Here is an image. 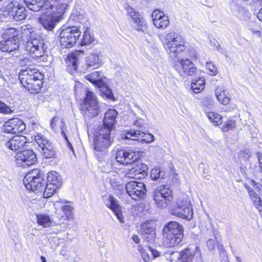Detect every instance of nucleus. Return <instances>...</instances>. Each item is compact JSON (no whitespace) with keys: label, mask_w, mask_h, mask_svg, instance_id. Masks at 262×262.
<instances>
[{"label":"nucleus","mask_w":262,"mask_h":262,"mask_svg":"<svg viewBox=\"0 0 262 262\" xmlns=\"http://www.w3.org/2000/svg\"><path fill=\"white\" fill-rule=\"evenodd\" d=\"M68 7V4L61 0H46L41 9L50 10V14H42L38 19L39 22L45 29L52 31L57 23L63 19Z\"/></svg>","instance_id":"obj_1"},{"label":"nucleus","mask_w":262,"mask_h":262,"mask_svg":"<svg viewBox=\"0 0 262 262\" xmlns=\"http://www.w3.org/2000/svg\"><path fill=\"white\" fill-rule=\"evenodd\" d=\"M43 76L36 69L25 67L22 69L18 78L23 86L31 93H37L40 90Z\"/></svg>","instance_id":"obj_2"},{"label":"nucleus","mask_w":262,"mask_h":262,"mask_svg":"<svg viewBox=\"0 0 262 262\" xmlns=\"http://www.w3.org/2000/svg\"><path fill=\"white\" fill-rule=\"evenodd\" d=\"M164 48L171 56L176 57L184 51L185 41L182 36L174 32L163 34L161 37Z\"/></svg>","instance_id":"obj_3"},{"label":"nucleus","mask_w":262,"mask_h":262,"mask_svg":"<svg viewBox=\"0 0 262 262\" xmlns=\"http://www.w3.org/2000/svg\"><path fill=\"white\" fill-rule=\"evenodd\" d=\"M111 132L108 128L99 127L95 134L94 150L99 161L106 155L107 154L106 149L113 141V139L111 137Z\"/></svg>","instance_id":"obj_4"},{"label":"nucleus","mask_w":262,"mask_h":262,"mask_svg":"<svg viewBox=\"0 0 262 262\" xmlns=\"http://www.w3.org/2000/svg\"><path fill=\"white\" fill-rule=\"evenodd\" d=\"M29 32L30 34V39L27 42L26 50L33 58H42L41 60H44L46 59V47L43 40L39 35H36L33 29L29 30Z\"/></svg>","instance_id":"obj_5"},{"label":"nucleus","mask_w":262,"mask_h":262,"mask_svg":"<svg viewBox=\"0 0 262 262\" xmlns=\"http://www.w3.org/2000/svg\"><path fill=\"white\" fill-rule=\"evenodd\" d=\"M43 172L35 169L28 172L24 178V184L27 189L31 191H44L46 187Z\"/></svg>","instance_id":"obj_6"},{"label":"nucleus","mask_w":262,"mask_h":262,"mask_svg":"<svg viewBox=\"0 0 262 262\" xmlns=\"http://www.w3.org/2000/svg\"><path fill=\"white\" fill-rule=\"evenodd\" d=\"M166 259L170 262H185L192 261L195 259L196 261L202 260L200 250L196 247L194 252L190 251L189 249H186L180 252L168 250L165 253Z\"/></svg>","instance_id":"obj_7"},{"label":"nucleus","mask_w":262,"mask_h":262,"mask_svg":"<svg viewBox=\"0 0 262 262\" xmlns=\"http://www.w3.org/2000/svg\"><path fill=\"white\" fill-rule=\"evenodd\" d=\"M79 26H72L63 28L60 33L61 46L66 48L73 47L80 35Z\"/></svg>","instance_id":"obj_8"},{"label":"nucleus","mask_w":262,"mask_h":262,"mask_svg":"<svg viewBox=\"0 0 262 262\" xmlns=\"http://www.w3.org/2000/svg\"><path fill=\"white\" fill-rule=\"evenodd\" d=\"M155 203L159 208H165L170 204L172 199V190L167 185H161L153 193Z\"/></svg>","instance_id":"obj_9"},{"label":"nucleus","mask_w":262,"mask_h":262,"mask_svg":"<svg viewBox=\"0 0 262 262\" xmlns=\"http://www.w3.org/2000/svg\"><path fill=\"white\" fill-rule=\"evenodd\" d=\"M171 214L179 217L190 221L193 218L192 206L187 200L179 199L171 209Z\"/></svg>","instance_id":"obj_10"},{"label":"nucleus","mask_w":262,"mask_h":262,"mask_svg":"<svg viewBox=\"0 0 262 262\" xmlns=\"http://www.w3.org/2000/svg\"><path fill=\"white\" fill-rule=\"evenodd\" d=\"M99 111L98 101L95 94L87 91L83 104L81 106V112L84 116L89 118L96 116Z\"/></svg>","instance_id":"obj_11"},{"label":"nucleus","mask_w":262,"mask_h":262,"mask_svg":"<svg viewBox=\"0 0 262 262\" xmlns=\"http://www.w3.org/2000/svg\"><path fill=\"white\" fill-rule=\"evenodd\" d=\"M174 69L180 75L186 74L189 76L196 75L199 70L188 57L182 58L175 61Z\"/></svg>","instance_id":"obj_12"},{"label":"nucleus","mask_w":262,"mask_h":262,"mask_svg":"<svg viewBox=\"0 0 262 262\" xmlns=\"http://www.w3.org/2000/svg\"><path fill=\"white\" fill-rule=\"evenodd\" d=\"M47 182L43 193V197L45 198L50 197L60 188L62 183L61 177L56 171H51L48 173Z\"/></svg>","instance_id":"obj_13"},{"label":"nucleus","mask_w":262,"mask_h":262,"mask_svg":"<svg viewBox=\"0 0 262 262\" xmlns=\"http://www.w3.org/2000/svg\"><path fill=\"white\" fill-rule=\"evenodd\" d=\"M35 140L41 148L42 155L47 159L54 158L56 151L52 144L42 134L38 133L35 136Z\"/></svg>","instance_id":"obj_14"},{"label":"nucleus","mask_w":262,"mask_h":262,"mask_svg":"<svg viewBox=\"0 0 262 262\" xmlns=\"http://www.w3.org/2000/svg\"><path fill=\"white\" fill-rule=\"evenodd\" d=\"M125 189L128 195L135 200L143 198L146 192L145 185L142 182L135 181L128 182L125 185Z\"/></svg>","instance_id":"obj_15"},{"label":"nucleus","mask_w":262,"mask_h":262,"mask_svg":"<svg viewBox=\"0 0 262 262\" xmlns=\"http://www.w3.org/2000/svg\"><path fill=\"white\" fill-rule=\"evenodd\" d=\"M15 161L18 166L26 167L36 163L37 158L32 150L27 149L20 151L16 154Z\"/></svg>","instance_id":"obj_16"},{"label":"nucleus","mask_w":262,"mask_h":262,"mask_svg":"<svg viewBox=\"0 0 262 262\" xmlns=\"http://www.w3.org/2000/svg\"><path fill=\"white\" fill-rule=\"evenodd\" d=\"M8 15L10 18L14 21H21L26 17L25 8L17 1H12L6 7Z\"/></svg>","instance_id":"obj_17"},{"label":"nucleus","mask_w":262,"mask_h":262,"mask_svg":"<svg viewBox=\"0 0 262 262\" xmlns=\"http://www.w3.org/2000/svg\"><path fill=\"white\" fill-rule=\"evenodd\" d=\"M139 152L131 150L118 149L116 154V159L118 162L122 164H131L138 160Z\"/></svg>","instance_id":"obj_18"},{"label":"nucleus","mask_w":262,"mask_h":262,"mask_svg":"<svg viewBox=\"0 0 262 262\" xmlns=\"http://www.w3.org/2000/svg\"><path fill=\"white\" fill-rule=\"evenodd\" d=\"M125 9L128 15L134 21L133 26L135 29L138 31L143 32L146 31L147 30V24L141 14L138 12H136L134 8L128 5L125 6Z\"/></svg>","instance_id":"obj_19"},{"label":"nucleus","mask_w":262,"mask_h":262,"mask_svg":"<svg viewBox=\"0 0 262 262\" xmlns=\"http://www.w3.org/2000/svg\"><path fill=\"white\" fill-rule=\"evenodd\" d=\"M26 128L24 122L18 118H12L6 122L3 125L2 130L4 133L18 134Z\"/></svg>","instance_id":"obj_20"},{"label":"nucleus","mask_w":262,"mask_h":262,"mask_svg":"<svg viewBox=\"0 0 262 262\" xmlns=\"http://www.w3.org/2000/svg\"><path fill=\"white\" fill-rule=\"evenodd\" d=\"M122 139L128 141L141 140L142 142L150 143L154 140V136L141 130H129L121 135Z\"/></svg>","instance_id":"obj_21"},{"label":"nucleus","mask_w":262,"mask_h":262,"mask_svg":"<svg viewBox=\"0 0 262 262\" xmlns=\"http://www.w3.org/2000/svg\"><path fill=\"white\" fill-rule=\"evenodd\" d=\"M152 19L156 28L164 29L169 24L168 17L164 13L159 10H155L152 13Z\"/></svg>","instance_id":"obj_22"},{"label":"nucleus","mask_w":262,"mask_h":262,"mask_svg":"<svg viewBox=\"0 0 262 262\" xmlns=\"http://www.w3.org/2000/svg\"><path fill=\"white\" fill-rule=\"evenodd\" d=\"M141 232L143 238L148 243H152L156 237V229L152 222H146L141 225Z\"/></svg>","instance_id":"obj_23"},{"label":"nucleus","mask_w":262,"mask_h":262,"mask_svg":"<svg viewBox=\"0 0 262 262\" xmlns=\"http://www.w3.org/2000/svg\"><path fill=\"white\" fill-rule=\"evenodd\" d=\"M104 204L114 212V214L121 223L124 222L121 211V207L116 199L112 195H110L105 198Z\"/></svg>","instance_id":"obj_24"},{"label":"nucleus","mask_w":262,"mask_h":262,"mask_svg":"<svg viewBox=\"0 0 262 262\" xmlns=\"http://www.w3.org/2000/svg\"><path fill=\"white\" fill-rule=\"evenodd\" d=\"M183 226L177 222L171 221L167 223L163 229V236L172 234H184Z\"/></svg>","instance_id":"obj_25"},{"label":"nucleus","mask_w":262,"mask_h":262,"mask_svg":"<svg viewBox=\"0 0 262 262\" xmlns=\"http://www.w3.org/2000/svg\"><path fill=\"white\" fill-rule=\"evenodd\" d=\"M29 143L27 138L24 136H17L10 139L8 148L12 150H18Z\"/></svg>","instance_id":"obj_26"},{"label":"nucleus","mask_w":262,"mask_h":262,"mask_svg":"<svg viewBox=\"0 0 262 262\" xmlns=\"http://www.w3.org/2000/svg\"><path fill=\"white\" fill-rule=\"evenodd\" d=\"M118 112L114 109H110L105 113L103 119V124L99 127L108 128L112 130L114 124L116 123V118Z\"/></svg>","instance_id":"obj_27"},{"label":"nucleus","mask_w":262,"mask_h":262,"mask_svg":"<svg viewBox=\"0 0 262 262\" xmlns=\"http://www.w3.org/2000/svg\"><path fill=\"white\" fill-rule=\"evenodd\" d=\"M184 237V234H172L163 236L162 244L166 247H172L179 245Z\"/></svg>","instance_id":"obj_28"},{"label":"nucleus","mask_w":262,"mask_h":262,"mask_svg":"<svg viewBox=\"0 0 262 262\" xmlns=\"http://www.w3.org/2000/svg\"><path fill=\"white\" fill-rule=\"evenodd\" d=\"M102 66V63L98 55L90 54L85 59L84 69L92 70L98 69Z\"/></svg>","instance_id":"obj_29"},{"label":"nucleus","mask_w":262,"mask_h":262,"mask_svg":"<svg viewBox=\"0 0 262 262\" xmlns=\"http://www.w3.org/2000/svg\"><path fill=\"white\" fill-rule=\"evenodd\" d=\"M19 40L7 38L2 40L0 44V48L2 52H11L19 48Z\"/></svg>","instance_id":"obj_30"},{"label":"nucleus","mask_w":262,"mask_h":262,"mask_svg":"<svg viewBox=\"0 0 262 262\" xmlns=\"http://www.w3.org/2000/svg\"><path fill=\"white\" fill-rule=\"evenodd\" d=\"M109 182L116 193H120L123 190V182L118 173L114 172L113 174L111 175L109 177Z\"/></svg>","instance_id":"obj_31"},{"label":"nucleus","mask_w":262,"mask_h":262,"mask_svg":"<svg viewBox=\"0 0 262 262\" xmlns=\"http://www.w3.org/2000/svg\"><path fill=\"white\" fill-rule=\"evenodd\" d=\"M147 167L145 164H141L132 167L130 169H127L125 172V177L135 178L138 174H141L142 177L147 174L146 170Z\"/></svg>","instance_id":"obj_32"},{"label":"nucleus","mask_w":262,"mask_h":262,"mask_svg":"<svg viewBox=\"0 0 262 262\" xmlns=\"http://www.w3.org/2000/svg\"><path fill=\"white\" fill-rule=\"evenodd\" d=\"M245 187L248 192L249 195L254 206L259 211H262V200L259 195L255 192V189L250 187L248 184H244Z\"/></svg>","instance_id":"obj_33"},{"label":"nucleus","mask_w":262,"mask_h":262,"mask_svg":"<svg viewBox=\"0 0 262 262\" xmlns=\"http://www.w3.org/2000/svg\"><path fill=\"white\" fill-rule=\"evenodd\" d=\"M83 53V51L69 54L66 59L68 69L70 72L75 71L77 68V63L79 60V53Z\"/></svg>","instance_id":"obj_34"},{"label":"nucleus","mask_w":262,"mask_h":262,"mask_svg":"<svg viewBox=\"0 0 262 262\" xmlns=\"http://www.w3.org/2000/svg\"><path fill=\"white\" fill-rule=\"evenodd\" d=\"M27 7L31 11L38 12L44 6L46 0H24Z\"/></svg>","instance_id":"obj_35"},{"label":"nucleus","mask_w":262,"mask_h":262,"mask_svg":"<svg viewBox=\"0 0 262 262\" xmlns=\"http://www.w3.org/2000/svg\"><path fill=\"white\" fill-rule=\"evenodd\" d=\"M215 94L219 101L223 105H227L230 102V98L226 90L217 88Z\"/></svg>","instance_id":"obj_36"},{"label":"nucleus","mask_w":262,"mask_h":262,"mask_svg":"<svg viewBox=\"0 0 262 262\" xmlns=\"http://www.w3.org/2000/svg\"><path fill=\"white\" fill-rule=\"evenodd\" d=\"M205 80L203 77H199L198 79H193L191 84V88L195 94L201 92L205 88Z\"/></svg>","instance_id":"obj_37"},{"label":"nucleus","mask_w":262,"mask_h":262,"mask_svg":"<svg viewBox=\"0 0 262 262\" xmlns=\"http://www.w3.org/2000/svg\"><path fill=\"white\" fill-rule=\"evenodd\" d=\"M95 37L89 29H86L82 35L79 45L81 46H89L94 43Z\"/></svg>","instance_id":"obj_38"},{"label":"nucleus","mask_w":262,"mask_h":262,"mask_svg":"<svg viewBox=\"0 0 262 262\" xmlns=\"http://www.w3.org/2000/svg\"><path fill=\"white\" fill-rule=\"evenodd\" d=\"M86 20V18L83 14H81L79 12L72 13L68 20L70 24L75 25L77 24H82Z\"/></svg>","instance_id":"obj_39"},{"label":"nucleus","mask_w":262,"mask_h":262,"mask_svg":"<svg viewBox=\"0 0 262 262\" xmlns=\"http://www.w3.org/2000/svg\"><path fill=\"white\" fill-rule=\"evenodd\" d=\"M86 79L92 83L99 85L102 80V76L99 71H95L86 76Z\"/></svg>","instance_id":"obj_40"},{"label":"nucleus","mask_w":262,"mask_h":262,"mask_svg":"<svg viewBox=\"0 0 262 262\" xmlns=\"http://www.w3.org/2000/svg\"><path fill=\"white\" fill-rule=\"evenodd\" d=\"M37 221L38 225L43 227H49L52 226V222L49 216L45 214H37Z\"/></svg>","instance_id":"obj_41"},{"label":"nucleus","mask_w":262,"mask_h":262,"mask_svg":"<svg viewBox=\"0 0 262 262\" xmlns=\"http://www.w3.org/2000/svg\"><path fill=\"white\" fill-rule=\"evenodd\" d=\"M165 176V172L160 168H153L150 172V177L151 179L155 181L160 180L163 179Z\"/></svg>","instance_id":"obj_42"},{"label":"nucleus","mask_w":262,"mask_h":262,"mask_svg":"<svg viewBox=\"0 0 262 262\" xmlns=\"http://www.w3.org/2000/svg\"><path fill=\"white\" fill-rule=\"evenodd\" d=\"M5 38L19 40L18 37V31L13 28L7 29L5 32Z\"/></svg>","instance_id":"obj_43"},{"label":"nucleus","mask_w":262,"mask_h":262,"mask_svg":"<svg viewBox=\"0 0 262 262\" xmlns=\"http://www.w3.org/2000/svg\"><path fill=\"white\" fill-rule=\"evenodd\" d=\"M62 211L66 215L68 220L73 219V207L70 205H65L62 207Z\"/></svg>","instance_id":"obj_44"},{"label":"nucleus","mask_w":262,"mask_h":262,"mask_svg":"<svg viewBox=\"0 0 262 262\" xmlns=\"http://www.w3.org/2000/svg\"><path fill=\"white\" fill-rule=\"evenodd\" d=\"M235 127V121L232 119H229L226 122L222 127L224 132H227L230 130H233Z\"/></svg>","instance_id":"obj_45"},{"label":"nucleus","mask_w":262,"mask_h":262,"mask_svg":"<svg viewBox=\"0 0 262 262\" xmlns=\"http://www.w3.org/2000/svg\"><path fill=\"white\" fill-rule=\"evenodd\" d=\"M206 68L209 71V74L211 76H215L218 73L217 68L212 62H207L206 64Z\"/></svg>","instance_id":"obj_46"},{"label":"nucleus","mask_w":262,"mask_h":262,"mask_svg":"<svg viewBox=\"0 0 262 262\" xmlns=\"http://www.w3.org/2000/svg\"><path fill=\"white\" fill-rule=\"evenodd\" d=\"M138 250L140 252L143 260L145 262H148L150 259L149 254L143 249L141 245L138 246Z\"/></svg>","instance_id":"obj_47"},{"label":"nucleus","mask_w":262,"mask_h":262,"mask_svg":"<svg viewBox=\"0 0 262 262\" xmlns=\"http://www.w3.org/2000/svg\"><path fill=\"white\" fill-rule=\"evenodd\" d=\"M187 53L188 56L191 59H196L198 57V54L196 50L192 47L190 48Z\"/></svg>","instance_id":"obj_48"},{"label":"nucleus","mask_w":262,"mask_h":262,"mask_svg":"<svg viewBox=\"0 0 262 262\" xmlns=\"http://www.w3.org/2000/svg\"><path fill=\"white\" fill-rule=\"evenodd\" d=\"M12 112L11 108L4 103L0 101V113L3 114H10Z\"/></svg>","instance_id":"obj_49"},{"label":"nucleus","mask_w":262,"mask_h":262,"mask_svg":"<svg viewBox=\"0 0 262 262\" xmlns=\"http://www.w3.org/2000/svg\"><path fill=\"white\" fill-rule=\"evenodd\" d=\"M10 139L8 137H6L4 135L1 134H0V142L2 146H5L8 148V144H9V142L10 141Z\"/></svg>","instance_id":"obj_50"},{"label":"nucleus","mask_w":262,"mask_h":262,"mask_svg":"<svg viewBox=\"0 0 262 262\" xmlns=\"http://www.w3.org/2000/svg\"><path fill=\"white\" fill-rule=\"evenodd\" d=\"M102 93L107 99L115 101V98L114 97L112 91L108 88H105L104 90L102 91Z\"/></svg>","instance_id":"obj_51"},{"label":"nucleus","mask_w":262,"mask_h":262,"mask_svg":"<svg viewBox=\"0 0 262 262\" xmlns=\"http://www.w3.org/2000/svg\"><path fill=\"white\" fill-rule=\"evenodd\" d=\"M211 226V224L210 221L209 220H206L205 221H203L201 223V227L203 230L208 231L210 229V227Z\"/></svg>","instance_id":"obj_52"},{"label":"nucleus","mask_w":262,"mask_h":262,"mask_svg":"<svg viewBox=\"0 0 262 262\" xmlns=\"http://www.w3.org/2000/svg\"><path fill=\"white\" fill-rule=\"evenodd\" d=\"M134 125L140 128L141 130H145L144 129L145 128V124L143 120L141 119L136 120L134 122Z\"/></svg>","instance_id":"obj_53"},{"label":"nucleus","mask_w":262,"mask_h":262,"mask_svg":"<svg viewBox=\"0 0 262 262\" xmlns=\"http://www.w3.org/2000/svg\"><path fill=\"white\" fill-rule=\"evenodd\" d=\"M251 185L253 186L254 189L259 192V194L262 196V185L256 182L254 180L251 181Z\"/></svg>","instance_id":"obj_54"},{"label":"nucleus","mask_w":262,"mask_h":262,"mask_svg":"<svg viewBox=\"0 0 262 262\" xmlns=\"http://www.w3.org/2000/svg\"><path fill=\"white\" fill-rule=\"evenodd\" d=\"M256 156L258 159V168L260 169V172L262 173V153L257 152Z\"/></svg>","instance_id":"obj_55"},{"label":"nucleus","mask_w":262,"mask_h":262,"mask_svg":"<svg viewBox=\"0 0 262 262\" xmlns=\"http://www.w3.org/2000/svg\"><path fill=\"white\" fill-rule=\"evenodd\" d=\"M207 246L209 250H213L215 248V241L214 239H209L207 242Z\"/></svg>","instance_id":"obj_56"},{"label":"nucleus","mask_w":262,"mask_h":262,"mask_svg":"<svg viewBox=\"0 0 262 262\" xmlns=\"http://www.w3.org/2000/svg\"><path fill=\"white\" fill-rule=\"evenodd\" d=\"M148 249L152 255L153 258H155L160 256V253L157 250L150 247V246L148 247Z\"/></svg>","instance_id":"obj_57"},{"label":"nucleus","mask_w":262,"mask_h":262,"mask_svg":"<svg viewBox=\"0 0 262 262\" xmlns=\"http://www.w3.org/2000/svg\"><path fill=\"white\" fill-rule=\"evenodd\" d=\"M61 134L63 136V137H64V139H65L66 140V141H67V145H68V147H69L70 149H71L72 151H73V150H74V149H73V146H72V144L69 142V140L68 139V137H67V136H66V134H65V133H64V130H63V128L61 129Z\"/></svg>","instance_id":"obj_58"},{"label":"nucleus","mask_w":262,"mask_h":262,"mask_svg":"<svg viewBox=\"0 0 262 262\" xmlns=\"http://www.w3.org/2000/svg\"><path fill=\"white\" fill-rule=\"evenodd\" d=\"M222 116L220 114H217L213 123L214 125H216L221 124L222 123Z\"/></svg>","instance_id":"obj_59"},{"label":"nucleus","mask_w":262,"mask_h":262,"mask_svg":"<svg viewBox=\"0 0 262 262\" xmlns=\"http://www.w3.org/2000/svg\"><path fill=\"white\" fill-rule=\"evenodd\" d=\"M217 115L216 113H215L214 112H208L207 114V117L210 120L211 122L213 123L215 117H216V115Z\"/></svg>","instance_id":"obj_60"},{"label":"nucleus","mask_w":262,"mask_h":262,"mask_svg":"<svg viewBox=\"0 0 262 262\" xmlns=\"http://www.w3.org/2000/svg\"><path fill=\"white\" fill-rule=\"evenodd\" d=\"M245 11L244 9L241 6L237 7V10L235 12V14L238 17H241L242 16V12H244Z\"/></svg>","instance_id":"obj_61"},{"label":"nucleus","mask_w":262,"mask_h":262,"mask_svg":"<svg viewBox=\"0 0 262 262\" xmlns=\"http://www.w3.org/2000/svg\"><path fill=\"white\" fill-rule=\"evenodd\" d=\"M253 34L256 35L258 36H260V32L259 30L250 29Z\"/></svg>","instance_id":"obj_62"},{"label":"nucleus","mask_w":262,"mask_h":262,"mask_svg":"<svg viewBox=\"0 0 262 262\" xmlns=\"http://www.w3.org/2000/svg\"><path fill=\"white\" fill-rule=\"evenodd\" d=\"M132 239L134 241V242H135L137 244L139 243V242L140 241L139 237H138V236H137L136 235H133L132 237Z\"/></svg>","instance_id":"obj_63"},{"label":"nucleus","mask_w":262,"mask_h":262,"mask_svg":"<svg viewBox=\"0 0 262 262\" xmlns=\"http://www.w3.org/2000/svg\"><path fill=\"white\" fill-rule=\"evenodd\" d=\"M56 117H54L52 118L51 121V127L52 129H54L55 128V125L54 124V122L55 121H56Z\"/></svg>","instance_id":"obj_64"}]
</instances>
